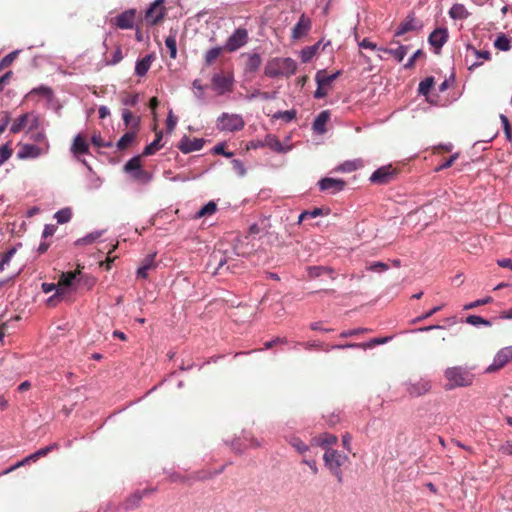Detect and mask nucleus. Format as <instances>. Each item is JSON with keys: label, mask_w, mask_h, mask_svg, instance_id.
Returning a JSON list of instances; mask_svg holds the SVG:
<instances>
[{"label": "nucleus", "mask_w": 512, "mask_h": 512, "mask_svg": "<svg viewBox=\"0 0 512 512\" xmlns=\"http://www.w3.org/2000/svg\"><path fill=\"white\" fill-rule=\"evenodd\" d=\"M17 54L18 52L17 51H13L11 53H9L8 55H6L1 61H0V71L9 67L13 61L15 60V58L17 57Z\"/></svg>", "instance_id": "6e6d98bb"}, {"label": "nucleus", "mask_w": 512, "mask_h": 512, "mask_svg": "<svg viewBox=\"0 0 512 512\" xmlns=\"http://www.w3.org/2000/svg\"><path fill=\"white\" fill-rule=\"evenodd\" d=\"M12 155V149L8 144L2 145L0 147V166L6 162Z\"/></svg>", "instance_id": "bf43d9fd"}, {"label": "nucleus", "mask_w": 512, "mask_h": 512, "mask_svg": "<svg viewBox=\"0 0 512 512\" xmlns=\"http://www.w3.org/2000/svg\"><path fill=\"white\" fill-rule=\"evenodd\" d=\"M367 331H368L367 328H355V329H351V330L342 331L340 333V337L341 338H348V337H352V336H355V335H358V334H361V333H365Z\"/></svg>", "instance_id": "69168bd1"}, {"label": "nucleus", "mask_w": 512, "mask_h": 512, "mask_svg": "<svg viewBox=\"0 0 512 512\" xmlns=\"http://www.w3.org/2000/svg\"><path fill=\"white\" fill-rule=\"evenodd\" d=\"M297 70V63L290 57H275L265 65L264 74L267 77H290L295 74Z\"/></svg>", "instance_id": "f257e3e1"}, {"label": "nucleus", "mask_w": 512, "mask_h": 512, "mask_svg": "<svg viewBox=\"0 0 512 512\" xmlns=\"http://www.w3.org/2000/svg\"><path fill=\"white\" fill-rule=\"evenodd\" d=\"M337 437L330 433H324L319 436L317 444L323 448L333 445L337 442Z\"/></svg>", "instance_id": "37998d69"}, {"label": "nucleus", "mask_w": 512, "mask_h": 512, "mask_svg": "<svg viewBox=\"0 0 512 512\" xmlns=\"http://www.w3.org/2000/svg\"><path fill=\"white\" fill-rule=\"evenodd\" d=\"M122 118L127 127H130L132 130L138 128L140 120L138 117L134 116L130 110L124 109L122 112Z\"/></svg>", "instance_id": "c9c22d12"}, {"label": "nucleus", "mask_w": 512, "mask_h": 512, "mask_svg": "<svg viewBox=\"0 0 512 512\" xmlns=\"http://www.w3.org/2000/svg\"><path fill=\"white\" fill-rule=\"evenodd\" d=\"M38 123L39 120L37 116L26 113L14 120L10 127V132L16 134L26 127H28L29 130H33L38 127Z\"/></svg>", "instance_id": "9d476101"}, {"label": "nucleus", "mask_w": 512, "mask_h": 512, "mask_svg": "<svg viewBox=\"0 0 512 512\" xmlns=\"http://www.w3.org/2000/svg\"><path fill=\"white\" fill-rule=\"evenodd\" d=\"M178 148L185 154L190 153L192 151V141L189 138L184 137L179 142Z\"/></svg>", "instance_id": "052dcab7"}, {"label": "nucleus", "mask_w": 512, "mask_h": 512, "mask_svg": "<svg viewBox=\"0 0 512 512\" xmlns=\"http://www.w3.org/2000/svg\"><path fill=\"white\" fill-rule=\"evenodd\" d=\"M512 360V346L501 348L494 356L492 363L486 368V373H493L503 368Z\"/></svg>", "instance_id": "6e6552de"}, {"label": "nucleus", "mask_w": 512, "mask_h": 512, "mask_svg": "<svg viewBox=\"0 0 512 512\" xmlns=\"http://www.w3.org/2000/svg\"><path fill=\"white\" fill-rule=\"evenodd\" d=\"M236 453H242L249 447H258L260 444L249 432L243 431L242 437H235L231 442L225 441Z\"/></svg>", "instance_id": "1a4fd4ad"}, {"label": "nucleus", "mask_w": 512, "mask_h": 512, "mask_svg": "<svg viewBox=\"0 0 512 512\" xmlns=\"http://www.w3.org/2000/svg\"><path fill=\"white\" fill-rule=\"evenodd\" d=\"M81 268L82 267L78 265L75 271L63 272L60 275L57 292L52 297L49 298V304H51L54 301V299L62 297L64 295L66 288L70 287L74 280L76 279L77 275L81 273Z\"/></svg>", "instance_id": "0eeeda50"}, {"label": "nucleus", "mask_w": 512, "mask_h": 512, "mask_svg": "<svg viewBox=\"0 0 512 512\" xmlns=\"http://www.w3.org/2000/svg\"><path fill=\"white\" fill-rule=\"evenodd\" d=\"M56 449H58L57 443H53L46 447H43V448L37 450L35 453H32L29 456L25 457L22 461L15 464L13 467H11L9 470H7L6 473L9 471H12L18 467H21V466L29 463L30 461H36L39 458L46 456L47 454H49L50 452H52L53 450H56Z\"/></svg>", "instance_id": "dca6fc26"}, {"label": "nucleus", "mask_w": 512, "mask_h": 512, "mask_svg": "<svg viewBox=\"0 0 512 512\" xmlns=\"http://www.w3.org/2000/svg\"><path fill=\"white\" fill-rule=\"evenodd\" d=\"M286 441L299 453L304 454L310 450L309 445L302 441L299 437L291 435L286 437Z\"/></svg>", "instance_id": "7c9ffc66"}, {"label": "nucleus", "mask_w": 512, "mask_h": 512, "mask_svg": "<svg viewBox=\"0 0 512 512\" xmlns=\"http://www.w3.org/2000/svg\"><path fill=\"white\" fill-rule=\"evenodd\" d=\"M431 388L430 382L427 380H418L415 383H409L407 392L414 397H418L427 393Z\"/></svg>", "instance_id": "4be33fe9"}, {"label": "nucleus", "mask_w": 512, "mask_h": 512, "mask_svg": "<svg viewBox=\"0 0 512 512\" xmlns=\"http://www.w3.org/2000/svg\"><path fill=\"white\" fill-rule=\"evenodd\" d=\"M232 167H233V170L239 175V176H244L246 174V169L244 167V164L238 160V159H234L232 161Z\"/></svg>", "instance_id": "774afa93"}, {"label": "nucleus", "mask_w": 512, "mask_h": 512, "mask_svg": "<svg viewBox=\"0 0 512 512\" xmlns=\"http://www.w3.org/2000/svg\"><path fill=\"white\" fill-rule=\"evenodd\" d=\"M466 323L479 327L481 325L490 327L492 325V322L490 320H487L479 315H469L466 318Z\"/></svg>", "instance_id": "ea45409f"}, {"label": "nucleus", "mask_w": 512, "mask_h": 512, "mask_svg": "<svg viewBox=\"0 0 512 512\" xmlns=\"http://www.w3.org/2000/svg\"><path fill=\"white\" fill-rule=\"evenodd\" d=\"M102 231H95L88 235H86L83 238H79L75 241V245L82 246V245H88L94 243L99 237H101Z\"/></svg>", "instance_id": "79ce46f5"}, {"label": "nucleus", "mask_w": 512, "mask_h": 512, "mask_svg": "<svg viewBox=\"0 0 512 512\" xmlns=\"http://www.w3.org/2000/svg\"><path fill=\"white\" fill-rule=\"evenodd\" d=\"M394 336L377 337L369 340L366 343H346V344H333L325 348L326 352L331 350H343L348 348H373L376 345L386 344L390 342Z\"/></svg>", "instance_id": "423d86ee"}, {"label": "nucleus", "mask_w": 512, "mask_h": 512, "mask_svg": "<svg viewBox=\"0 0 512 512\" xmlns=\"http://www.w3.org/2000/svg\"><path fill=\"white\" fill-rule=\"evenodd\" d=\"M448 39V32L446 28L435 29L428 38L431 46L437 50L441 49Z\"/></svg>", "instance_id": "412c9836"}, {"label": "nucleus", "mask_w": 512, "mask_h": 512, "mask_svg": "<svg viewBox=\"0 0 512 512\" xmlns=\"http://www.w3.org/2000/svg\"><path fill=\"white\" fill-rule=\"evenodd\" d=\"M164 15L163 0H156L146 11L144 20L147 24L155 25L163 19Z\"/></svg>", "instance_id": "ddd939ff"}, {"label": "nucleus", "mask_w": 512, "mask_h": 512, "mask_svg": "<svg viewBox=\"0 0 512 512\" xmlns=\"http://www.w3.org/2000/svg\"><path fill=\"white\" fill-rule=\"evenodd\" d=\"M434 85V78L427 77L419 83L418 91L420 94L427 96Z\"/></svg>", "instance_id": "49530a36"}, {"label": "nucleus", "mask_w": 512, "mask_h": 512, "mask_svg": "<svg viewBox=\"0 0 512 512\" xmlns=\"http://www.w3.org/2000/svg\"><path fill=\"white\" fill-rule=\"evenodd\" d=\"M274 117L277 119H279V118L284 119L286 122H290L296 118V111L295 110L280 111V112H277L274 115Z\"/></svg>", "instance_id": "4d7b16f0"}, {"label": "nucleus", "mask_w": 512, "mask_h": 512, "mask_svg": "<svg viewBox=\"0 0 512 512\" xmlns=\"http://www.w3.org/2000/svg\"><path fill=\"white\" fill-rule=\"evenodd\" d=\"M154 491H155V489H144L142 491H137V492L133 493L130 497H128L123 502V504H122L123 508L126 511L133 510V509L137 508L140 505L142 498L144 496H146L148 493H151Z\"/></svg>", "instance_id": "aec40b11"}, {"label": "nucleus", "mask_w": 512, "mask_h": 512, "mask_svg": "<svg viewBox=\"0 0 512 512\" xmlns=\"http://www.w3.org/2000/svg\"><path fill=\"white\" fill-rule=\"evenodd\" d=\"M323 460L328 469L341 468L348 460V456L338 450L327 448Z\"/></svg>", "instance_id": "f8f14e48"}, {"label": "nucleus", "mask_w": 512, "mask_h": 512, "mask_svg": "<svg viewBox=\"0 0 512 512\" xmlns=\"http://www.w3.org/2000/svg\"><path fill=\"white\" fill-rule=\"evenodd\" d=\"M217 129L225 132L242 130L245 126L244 119L239 114L222 113L217 119Z\"/></svg>", "instance_id": "39448f33"}, {"label": "nucleus", "mask_w": 512, "mask_h": 512, "mask_svg": "<svg viewBox=\"0 0 512 512\" xmlns=\"http://www.w3.org/2000/svg\"><path fill=\"white\" fill-rule=\"evenodd\" d=\"M71 151L76 156L87 154L89 151V145L86 138L81 134H78L73 140Z\"/></svg>", "instance_id": "393cba45"}, {"label": "nucleus", "mask_w": 512, "mask_h": 512, "mask_svg": "<svg viewBox=\"0 0 512 512\" xmlns=\"http://www.w3.org/2000/svg\"><path fill=\"white\" fill-rule=\"evenodd\" d=\"M379 50L391 55L398 62H401L407 54L408 46L399 45L397 48H379Z\"/></svg>", "instance_id": "473e14b6"}, {"label": "nucleus", "mask_w": 512, "mask_h": 512, "mask_svg": "<svg viewBox=\"0 0 512 512\" xmlns=\"http://www.w3.org/2000/svg\"><path fill=\"white\" fill-rule=\"evenodd\" d=\"M444 376L449 382L450 388L466 387L472 384L473 375L462 366L448 367L444 371Z\"/></svg>", "instance_id": "f03ea898"}, {"label": "nucleus", "mask_w": 512, "mask_h": 512, "mask_svg": "<svg viewBox=\"0 0 512 512\" xmlns=\"http://www.w3.org/2000/svg\"><path fill=\"white\" fill-rule=\"evenodd\" d=\"M311 29V20L304 14L301 15L299 21L292 28L291 36L293 39H301L306 36Z\"/></svg>", "instance_id": "f3484780"}, {"label": "nucleus", "mask_w": 512, "mask_h": 512, "mask_svg": "<svg viewBox=\"0 0 512 512\" xmlns=\"http://www.w3.org/2000/svg\"><path fill=\"white\" fill-rule=\"evenodd\" d=\"M262 63V58L258 53L249 54L245 63V71L256 72Z\"/></svg>", "instance_id": "2f4dec72"}, {"label": "nucleus", "mask_w": 512, "mask_h": 512, "mask_svg": "<svg viewBox=\"0 0 512 512\" xmlns=\"http://www.w3.org/2000/svg\"><path fill=\"white\" fill-rule=\"evenodd\" d=\"M248 41V32L245 28H238L227 39L224 49L228 52H234L243 47Z\"/></svg>", "instance_id": "9b49d317"}, {"label": "nucleus", "mask_w": 512, "mask_h": 512, "mask_svg": "<svg viewBox=\"0 0 512 512\" xmlns=\"http://www.w3.org/2000/svg\"><path fill=\"white\" fill-rule=\"evenodd\" d=\"M359 167L357 161H346L336 168L338 172H353Z\"/></svg>", "instance_id": "3c124183"}, {"label": "nucleus", "mask_w": 512, "mask_h": 512, "mask_svg": "<svg viewBox=\"0 0 512 512\" xmlns=\"http://www.w3.org/2000/svg\"><path fill=\"white\" fill-rule=\"evenodd\" d=\"M467 51H471L472 54L477 58V59H483L485 61H488L491 59V54L489 51H480V50H477L475 47H473L472 45H468L467 46Z\"/></svg>", "instance_id": "864d4df0"}, {"label": "nucleus", "mask_w": 512, "mask_h": 512, "mask_svg": "<svg viewBox=\"0 0 512 512\" xmlns=\"http://www.w3.org/2000/svg\"><path fill=\"white\" fill-rule=\"evenodd\" d=\"M123 59L122 49L120 46H117L113 51L111 58L106 60L107 65H115L119 63Z\"/></svg>", "instance_id": "5fc2aeb1"}, {"label": "nucleus", "mask_w": 512, "mask_h": 512, "mask_svg": "<svg viewBox=\"0 0 512 512\" xmlns=\"http://www.w3.org/2000/svg\"><path fill=\"white\" fill-rule=\"evenodd\" d=\"M330 210L328 208H314L312 211H303L297 216V224H301L302 221L315 218L319 215H327Z\"/></svg>", "instance_id": "c85d7f7f"}, {"label": "nucleus", "mask_w": 512, "mask_h": 512, "mask_svg": "<svg viewBox=\"0 0 512 512\" xmlns=\"http://www.w3.org/2000/svg\"><path fill=\"white\" fill-rule=\"evenodd\" d=\"M142 167L140 156L131 158L124 166V170L127 173H134Z\"/></svg>", "instance_id": "a18cd8bd"}, {"label": "nucleus", "mask_w": 512, "mask_h": 512, "mask_svg": "<svg viewBox=\"0 0 512 512\" xmlns=\"http://www.w3.org/2000/svg\"><path fill=\"white\" fill-rule=\"evenodd\" d=\"M470 13L463 4L456 3L449 10V16L452 19H467Z\"/></svg>", "instance_id": "c756f323"}, {"label": "nucleus", "mask_w": 512, "mask_h": 512, "mask_svg": "<svg viewBox=\"0 0 512 512\" xmlns=\"http://www.w3.org/2000/svg\"><path fill=\"white\" fill-rule=\"evenodd\" d=\"M93 145L96 147H112V142H105L100 134H94L91 138Z\"/></svg>", "instance_id": "680f3d73"}, {"label": "nucleus", "mask_w": 512, "mask_h": 512, "mask_svg": "<svg viewBox=\"0 0 512 512\" xmlns=\"http://www.w3.org/2000/svg\"><path fill=\"white\" fill-rule=\"evenodd\" d=\"M154 58L155 57L153 54H149V55H146L144 58L138 60L136 62V66H135L136 75H138L140 77L144 76L150 69Z\"/></svg>", "instance_id": "a878e982"}, {"label": "nucleus", "mask_w": 512, "mask_h": 512, "mask_svg": "<svg viewBox=\"0 0 512 512\" xmlns=\"http://www.w3.org/2000/svg\"><path fill=\"white\" fill-rule=\"evenodd\" d=\"M226 266V270H234L238 267V262L236 259L222 253L221 251H217L212 253L209 256V261L207 263V270L213 269L211 271L212 274L219 273L220 270L224 269Z\"/></svg>", "instance_id": "20e7f679"}, {"label": "nucleus", "mask_w": 512, "mask_h": 512, "mask_svg": "<svg viewBox=\"0 0 512 512\" xmlns=\"http://www.w3.org/2000/svg\"><path fill=\"white\" fill-rule=\"evenodd\" d=\"M161 137H162L161 134H158L156 139L144 148L142 155L150 156V155H153L156 151H158L161 148V145H160Z\"/></svg>", "instance_id": "c03bdc74"}, {"label": "nucleus", "mask_w": 512, "mask_h": 512, "mask_svg": "<svg viewBox=\"0 0 512 512\" xmlns=\"http://www.w3.org/2000/svg\"><path fill=\"white\" fill-rule=\"evenodd\" d=\"M494 46L498 50L509 51L512 47L511 38L508 37L506 34L501 33L500 35L497 36L496 40L494 41Z\"/></svg>", "instance_id": "4c0bfd02"}, {"label": "nucleus", "mask_w": 512, "mask_h": 512, "mask_svg": "<svg viewBox=\"0 0 512 512\" xmlns=\"http://www.w3.org/2000/svg\"><path fill=\"white\" fill-rule=\"evenodd\" d=\"M459 153H454L448 159H446L439 167H437L436 171H441L443 169H447L453 165V163L458 159Z\"/></svg>", "instance_id": "e2e57ef3"}, {"label": "nucleus", "mask_w": 512, "mask_h": 512, "mask_svg": "<svg viewBox=\"0 0 512 512\" xmlns=\"http://www.w3.org/2000/svg\"><path fill=\"white\" fill-rule=\"evenodd\" d=\"M233 87L234 76L232 72L220 71L213 74L211 78V91H213L216 96L232 92Z\"/></svg>", "instance_id": "7ed1b4c3"}, {"label": "nucleus", "mask_w": 512, "mask_h": 512, "mask_svg": "<svg viewBox=\"0 0 512 512\" xmlns=\"http://www.w3.org/2000/svg\"><path fill=\"white\" fill-rule=\"evenodd\" d=\"M441 309H442V306H435L431 310L427 311L425 314L413 319L412 323H417V322L423 321V320L431 317L432 315H434L436 312L440 311Z\"/></svg>", "instance_id": "0e129e2a"}, {"label": "nucleus", "mask_w": 512, "mask_h": 512, "mask_svg": "<svg viewBox=\"0 0 512 512\" xmlns=\"http://www.w3.org/2000/svg\"><path fill=\"white\" fill-rule=\"evenodd\" d=\"M307 272H308L309 277L317 278L324 273L332 274L333 270L326 266H309L307 268Z\"/></svg>", "instance_id": "58836bf2"}, {"label": "nucleus", "mask_w": 512, "mask_h": 512, "mask_svg": "<svg viewBox=\"0 0 512 512\" xmlns=\"http://www.w3.org/2000/svg\"><path fill=\"white\" fill-rule=\"evenodd\" d=\"M318 184L321 191H329L332 194L342 191L346 185L341 179L329 177L321 179Z\"/></svg>", "instance_id": "a211bd4d"}, {"label": "nucleus", "mask_w": 512, "mask_h": 512, "mask_svg": "<svg viewBox=\"0 0 512 512\" xmlns=\"http://www.w3.org/2000/svg\"><path fill=\"white\" fill-rule=\"evenodd\" d=\"M330 114L328 111H322L318 114L313 122V129L319 134H323L325 132V126L329 121Z\"/></svg>", "instance_id": "bb28decb"}, {"label": "nucleus", "mask_w": 512, "mask_h": 512, "mask_svg": "<svg viewBox=\"0 0 512 512\" xmlns=\"http://www.w3.org/2000/svg\"><path fill=\"white\" fill-rule=\"evenodd\" d=\"M321 42H317L312 46L305 47L301 50L300 58L303 63L309 62L318 52Z\"/></svg>", "instance_id": "f704fd0d"}, {"label": "nucleus", "mask_w": 512, "mask_h": 512, "mask_svg": "<svg viewBox=\"0 0 512 512\" xmlns=\"http://www.w3.org/2000/svg\"><path fill=\"white\" fill-rule=\"evenodd\" d=\"M165 46L167 49V53L172 59L176 58L177 55V46L175 37L169 36L165 40Z\"/></svg>", "instance_id": "09e8293b"}, {"label": "nucleus", "mask_w": 512, "mask_h": 512, "mask_svg": "<svg viewBox=\"0 0 512 512\" xmlns=\"http://www.w3.org/2000/svg\"><path fill=\"white\" fill-rule=\"evenodd\" d=\"M499 118L503 125L504 133H505L507 140L511 141L512 140V126L509 122V119L504 114H500Z\"/></svg>", "instance_id": "8fccbe9b"}, {"label": "nucleus", "mask_w": 512, "mask_h": 512, "mask_svg": "<svg viewBox=\"0 0 512 512\" xmlns=\"http://www.w3.org/2000/svg\"><path fill=\"white\" fill-rule=\"evenodd\" d=\"M216 210H217L216 203L214 201H210L197 212V214L194 216V218L210 216V215L214 214L216 212Z\"/></svg>", "instance_id": "a19ab883"}, {"label": "nucleus", "mask_w": 512, "mask_h": 512, "mask_svg": "<svg viewBox=\"0 0 512 512\" xmlns=\"http://www.w3.org/2000/svg\"><path fill=\"white\" fill-rule=\"evenodd\" d=\"M340 75V71H337L334 74L328 75L325 70H320L317 72L315 80L318 86H328L330 85L338 76Z\"/></svg>", "instance_id": "cd10ccee"}, {"label": "nucleus", "mask_w": 512, "mask_h": 512, "mask_svg": "<svg viewBox=\"0 0 512 512\" xmlns=\"http://www.w3.org/2000/svg\"><path fill=\"white\" fill-rule=\"evenodd\" d=\"M418 28V21L416 20L415 16L413 14H409L398 26L397 30L395 31V36L399 37L407 32L414 31Z\"/></svg>", "instance_id": "5701e85b"}, {"label": "nucleus", "mask_w": 512, "mask_h": 512, "mask_svg": "<svg viewBox=\"0 0 512 512\" xmlns=\"http://www.w3.org/2000/svg\"><path fill=\"white\" fill-rule=\"evenodd\" d=\"M492 300L493 299L491 297L487 296V297H485L483 299H478V300H475V301H473L471 303L466 304L463 307V309L464 310H470V309L476 308V307H478L480 305L488 304V303L492 302Z\"/></svg>", "instance_id": "13d9d810"}, {"label": "nucleus", "mask_w": 512, "mask_h": 512, "mask_svg": "<svg viewBox=\"0 0 512 512\" xmlns=\"http://www.w3.org/2000/svg\"><path fill=\"white\" fill-rule=\"evenodd\" d=\"M368 270L372 272H380V271H386L388 270V265L381 261H376L370 264L368 267Z\"/></svg>", "instance_id": "338daca9"}, {"label": "nucleus", "mask_w": 512, "mask_h": 512, "mask_svg": "<svg viewBox=\"0 0 512 512\" xmlns=\"http://www.w3.org/2000/svg\"><path fill=\"white\" fill-rule=\"evenodd\" d=\"M49 149V144L46 143V147L37 146L34 144H25L18 151V157L21 159L25 158H37L45 154Z\"/></svg>", "instance_id": "2eb2a0df"}, {"label": "nucleus", "mask_w": 512, "mask_h": 512, "mask_svg": "<svg viewBox=\"0 0 512 512\" xmlns=\"http://www.w3.org/2000/svg\"><path fill=\"white\" fill-rule=\"evenodd\" d=\"M136 138V131L131 130L129 132H126L117 142L116 146L118 150L123 151L127 149L135 140Z\"/></svg>", "instance_id": "72a5a7b5"}, {"label": "nucleus", "mask_w": 512, "mask_h": 512, "mask_svg": "<svg viewBox=\"0 0 512 512\" xmlns=\"http://www.w3.org/2000/svg\"><path fill=\"white\" fill-rule=\"evenodd\" d=\"M221 52H222L221 47L212 48V49L208 50L205 55L206 63L210 65L213 62H215V60L220 56Z\"/></svg>", "instance_id": "603ef678"}, {"label": "nucleus", "mask_w": 512, "mask_h": 512, "mask_svg": "<svg viewBox=\"0 0 512 512\" xmlns=\"http://www.w3.org/2000/svg\"><path fill=\"white\" fill-rule=\"evenodd\" d=\"M136 11L129 9L114 18V24L120 29H131L134 26Z\"/></svg>", "instance_id": "6ab92c4d"}, {"label": "nucleus", "mask_w": 512, "mask_h": 512, "mask_svg": "<svg viewBox=\"0 0 512 512\" xmlns=\"http://www.w3.org/2000/svg\"><path fill=\"white\" fill-rule=\"evenodd\" d=\"M194 89H197V91H194V95L203 101H208L213 97L211 86L203 87L201 85H197V81L194 80Z\"/></svg>", "instance_id": "e433bc0d"}, {"label": "nucleus", "mask_w": 512, "mask_h": 512, "mask_svg": "<svg viewBox=\"0 0 512 512\" xmlns=\"http://www.w3.org/2000/svg\"><path fill=\"white\" fill-rule=\"evenodd\" d=\"M156 253L148 254L142 261L140 267L137 270V276L141 278H146L148 276V272L152 269L156 268L155 264Z\"/></svg>", "instance_id": "b1692460"}, {"label": "nucleus", "mask_w": 512, "mask_h": 512, "mask_svg": "<svg viewBox=\"0 0 512 512\" xmlns=\"http://www.w3.org/2000/svg\"><path fill=\"white\" fill-rule=\"evenodd\" d=\"M72 210L70 208H64L55 214L58 224H65L71 220Z\"/></svg>", "instance_id": "de8ad7c7"}, {"label": "nucleus", "mask_w": 512, "mask_h": 512, "mask_svg": "<svg viewBox=\"0 0 512 512\" xmlns=\"http://www.w3.org/2000/svg\"><path fill=\"white\" fill-rule=\"evenodd\" d=\"M396 173V169L392 168L391 165L383 166L373 172L370 181L377 184H386L394 178Z\"/></svg>", "instance_id": "4468645a"}]
</instances>
